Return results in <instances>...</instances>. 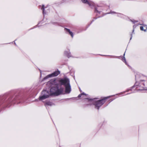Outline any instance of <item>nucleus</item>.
Returning a JSON list of instances; mask_svg holds the SVG:
<instances>
[{"instance_id": "obj_25", "label": "nucleus", "mask_w": 147, "mask_h": 147, "mask_svg": "<svg viewBox=\"0 0 147 147\" xmlns=\"http://www.w3.org/2000/svg\"><path fill=\"white\" fill-rule=\"evenodd\" d=\"M119 15H121L120 14H119Z\"/></svg>"}, {"instance_id": "obj_20", "label": "nucleus", "mask_w": 147, "mask_h": 147, "mask_svg": "<svg viewBox=\"0 0 147 147\" xmlns=\"http://www.w3.org/2000/svg\"><path fill=\"white\" fill-rule=\"evenodd\" d=\"M136 85H137V83H136Z\"/></svg>"}, {"instance_id": "obj_15", "label": "nucleus", "mask_w": 147, "mask_h": 147, "mask_svg": "<svg viewBox=\"0 0 147 147\" xmlns=\"http://www.w3.org/2000/svg\"><path fill=\"white\" fill-rule=\"evenodd\" d=\"M123 60H124V61H125V63L126 64V60H125V58L124 57V58L123 59Z\"/></svg>"}, {"instance_id": "obj_7", "label": "nucleus", "mask_w": 147, "mask_h": 147, "mask_svg": "<svg viewBox=\"0 0 147 147\" xmlns=\"http://www.w3.org/2000/svg\"><path fill=\"white\" fill-rule=\"evenodd\" d=\"M60 73L59 71H56L51 74L52 77L56 76H58Z\"/></svg>"}, {"instance_id": "obj_11", "label": "nucleus", "mask_w": 147, "mask_h": 147, "mask_svg": "<svg viewBox=\"0 0 147 147\" xmlns=\"http://www.w3.org/2000/svg\"><path fill=\"white\" fill-rule=\"evenodd\" d=\"M51 77H52V76H51V74H49V75H48L47 76H46V77H45L43 78V80H45L47 79V78H51Z\"/></svg>"}, {"instance_id": "obj_5", "label": "nucleus", "mask_w": 147, "mask_h": 147, "mask_svg": "<svg viewBox=\"0 0 147 147\" xmlns=\"http://www.w3.org/2000/svg\"><path fill=\"white\" fill-rule=\"evenodd\" d=\"M82 1L83 3L88 4L89 6L92 7L94 6V3L88 0H82Z\"/></svg>"}, {"instance_id": "obj_8", "label": "nucleus", "mask_w": 147, "mask_h": 147, "mask_svg": "<svg viewBox=\"0 0 147 147\" xmlns=\"http://www.w3.org/2000/svg\"><path fill=\"white\" fill-rule=\"evenodd\" d=\"M140 29L141 30L146 31L147 30V26L146 25H144L142 26H141L140 27Z\"/></svg>"}, {"instance_id": "obj_3", "label": "nucleus", "mask_w": 147, "mask_h": 147, "mask_svg": "<svg viewBox=\"0 0 147 147\" xmlns=\"http://www.w3.org/2000/svg\"><path fill=\"white\" fill-rule=\"evenodd\" d=\"M108 98V97H105L103 99L99 100L94 102V105H95L96 108L98 109L99 107L105 103V100Z\"/></svg>"}, {"instance_id": "obj_18", "label": "nucleus", "mask_w": 147, "mask_h": 147, "mask_svg": "<svg viewBox=\"0 0 147 147\" xmlns=\"http://www.w3.org/2000/svg\"><path fill=\"white\" fill-rule=\"evenodd\" d=\"M115 13V12H113H113L111 11V13Z\"/></svg>"}, {"instance_id": "obj_9", "label": "nucleus", "mask_w": 147, "mask_h": 147, "mask_svg": "<svg viewBox=\"0 0 147 147\" xmlns=\"http://www.w3.org/2000/svg\"><path fill=\"white\" fill-rule=\"evenodd\" d=\"M64 29L65 31L69 32V34L72 37H73V33L71 32L70 31V30L68 29L67 28H65Z\"/></svg>"}, {"instance_id": "obj_10", "label": "nucleus", "mask_w": 147, "mask_h": 147, "mask_svg": "<svg viewBox=\"0 0 147 147\" xmlns=\"http://www.w3.org/2000/svg\"><path fill=\"white\" fill-rule=\"evenodd\" d=\"M65 54L69 58L70 57V53L69 51L66 52L65 51Z\"/></svg>"}, {"instance_id": "obj_6", "label": "nucleus", "mask_w": 147, "mask_h": 147, "mask_svg": "<svg viewBox=\"0 0 147 147\" xmlns=\"http://www.w3.org/2000/svg\"><path fill=\"white\" fill-rule=\"evenodd\" d=\"M142 81H141L140 84V85H139V86L140 87H141V88L140 89H139V90H146V89H145L144 88V85L143 83H142Z\"/></svg>"}, {"instance_id": "obj_13", "label": "nucleus", "mask_w": 147, "mask_h": 147, "mask_svg": "<svg viewBox=\"0 0 147 147\" xmlns=\"http://www.w3.org/2000/svg\"><path fill=\"white\" fill-rule=\"evenodd\" d=\"M88 101L89 102L93 103L94 102V100L92 99H89L88 100Z\"/></svg>"}, {"instance_id": "obj_21", "label": "nucleus", "mask_w": 147, "mask_h": 147, "mask_svg": "<svg viewBox=\"0 0 147 147\" xmlns=\"http://www.w3.org/2000/svg\"><path fill=\"white\" fill-rule=\"evenodd\" d=\"M136 22V21H135V22H134V23Z\"/></svg>"}, {"instance_id": "obj_1", "label": "nucleus", "mask_w": 147, "mask_h": 147, "mask_svg": "<svg viewBox=\"0 0 147 147\" xmlns=\"http://www.w3.org/2000/svg\"><path fill=\"white\" fill-rule=\"evenodd\" d=\"M59 82L61 85H64L65 87V92L69 93L71 91V86L69 84V81L67 78H64L60 80Z\"/></svg>"}, {"instance_id": "obj_19", "label": "nucleus", "mask_w": 147, "mask_h": 147, "mask_svg": "<svg viewBox=\"0 0 147 147\" xmlns=\"http://www.w3.org/2000/svg\"><path fill=\"white\" fill-rule=\"evenodd\" d=\"M132 37V34H131V37L130 38V40H131V39Z\"/></svg>"}, {"instance_id": "obj_22", "label": "nucleus", "mask_w": 147, "mask_h": 147, "mask_svg": "<svg viewBox=\"0 0 147 147\" xmlns=\"http://www.w3.org/2000/svg\"><path fill=\"white\" fill-rule=\"evenodd\" d=\"M90 104H89V105H90V104H91V103H91V102H90Z\"/></svg>"}, {"instance_id": "obj_14", "label": "nucleus", "mask_w": 147, "mask_h": 147, "mask_svg": "<svg viewBox=\"0 0 147 147\" xmlns=\"http://www.w3.org/2000/svg\"><path fill=\"white\" fill-rule=\"evenodd\" d=\"M46 104L47 105L49 106H51L52 105V103L50 102H46Z\"/></svg>"}, {"instance_id": "obj_17", "label": "nucleus", "mask_w": 147, "mask_h": 147, "mask_svg": "<svg viewBox=\"0 0 147 147\" xmlns=\"http://www.w3.org/2000/svg\"><path fill=\"white\" fill-rule=\"evenodd\" d=\"M82 96L81 94H79L78 96V97H79V98H80V97H81V96Z\"/></svg>"}, {"instance_id": "obj_2", "label": "nucleus", "mask_w": 147, "mask_h": 147, "mask_svg": "<svg viewBox=\"0 0 147 147\" xmlns=\"http://www.w3.org/2000/svg\"><path fill=\"white\" fill-rule=\"evenodd\" d=\"M63 88L59 89L56 86L52 87L50 89V92L51 94L58 96L63 94Z\"/></svg>"}, {"instance_id": "obj_23", "label": "nucleus", "mask_w": 147, "mask_h": 147, "mask_svg": "<svg viewBox=\"0 0 147 147\" xmlns=\"http://www.w3.org/2000/svg\"><path fill=\"white\" fill-rule=\"evenodd\" d=\"M134 30H133V32H134Z\"/></svg>"}, {"instance_id": "obj_24", "label": "nucleus", "mask_w": 147, "mask_h": 147, "mask_svg": "<svg viewBox=\"0 0 147 147\" xmlns=\"http://www.w3.org/2000/svg\"><path fill=\"white\" fill-rule=\"evenodd\" d=\"M125 55V53H124V55Z\"/></svg>"}, {"instance_id": "obj_16", "label": "nucleus", "mask_w": 147, "mask_h": 147, "mask_svg": "<svg viewBox=\"0 0 147 147\" xmlns=\"http://www.w3.org/2000/svg\"><path fill=\"white\" fill-rule=\"evenodd\" d=\"M82 94V95H86V94H85V93H84V92H83V93H82V94Z\"/></svg>"}, {"instance_id": "obj_4", "label": "nucleus", "mask_w": 147, "mask_h": 147, "mask_svg": "<svg viewBox=\"0 0 147 147\" xmlns=\"http://www.w3.org/2000/svg\"><path fill=\"white\" fill-rule=\"evenodd\" d=\"M50 95L49 92L46 90H44L42 92V95L39 98V100H42L48 98Z\"/></svg>"}, {"instance_id": "obj_12", "label": "nucleus", "mask_w": 147, "mask_h": 147, "mask_svg": "<svg viewBox=\"0 0 147 147\" xmlns=\"http://www.w3.org/2000/svg\"><path fill=\"white\" fill-rule=\"evenodd\" d=\"M41 9L43 11V13L44 14V11H45V8H44V5H42V7L41 8Z\"/></svg>"}]
</instances>
